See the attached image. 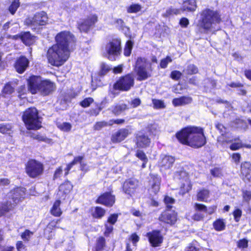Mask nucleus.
<instances>
[{"mask_svg":"<svg viewBox=\"0 0 251 251\" xmlns=\"http://www.w3.org/2000/svg\"><path fill=\"white\" fill-rule=\"evenodd\" d=\"M176 137L182 144L194 148H200L206 143L205 137L201 128L189 126L176 134Z\"/></svg>","mask_w":251,"mask_h":251,"instance_id":"nucleus-1","label":"nucleus"},{"mask_svg":"<svg viewBox=\"0 0 251 251\" xmlns=\"http://www.w3.org/2000/svg\"><path fill=\"white\" fill-rule=\"evenodd\" d=\"M221 15L217 11L205 9L201 13V18L197 25L198 32L207 34L214 32L216 26L221 22Z\"/></svg>","mask_w":251,"mask_h":251,"instance_id":"nucleus-2","label":"nucleus"},{"mask_svg":"<svg viewBox=\"0 0 251 251\" xmlns=\"http://www.w3.org/2000/svg\"><path fill=\"white\" fill-rule=\"evenodd\" d=\"M28 89L32 94L39 93L45 96L51 93L55 85L49 80H43L40 76L33 75L28 80Z\"/></svg>","mask_w":251,"mask_h":251,"instance_id":"nucleus-3","label":"nucleus"},{"mask_svg":"<svg viewBox=\"0 0 251 251\" xmlns=\"http://www.w3.org/2000/svg\"><path fill=\"white\" fill-rule=\"evenodd\" d=\"M69 49L55 44L49 48L47 54L48 62L51 65H62L69 56Z\"/></svg>","mask_w":251,"mask_h":251,"instance_id":"nucleus-4","label":"nucleus"},{"mask_svg":"<svg viewBox=\"0 0 251 251\" xmlns=\"http://www.w3.org/2000/svg\"><path fill=\"white\" fill-rule=\"evenodd\" d=\"M22 119L28 129L37 130L41 127V118L35 107L27 109L24 112Z\"/></svg>","mask_w":251,"mask_h":251,"instance_id":"nucleus-5","label":"nucleus"},{"mask_svg":"<svg viewBox=\"0 0 251 251\" xmlns=\"http://www.w3.org/2000/svg\"><path fill=\"white\" fill-rule=\"evenodd\" d=\"M135 71L138 76L137 80H146L151 76V64L146 58L139 57L135 63Z\"/></svg>","mask_w":251,"mask_h":251,"instance_id":"nucleus-6","label":"nucleus"},{"mask_svg":"<svg viewBox=\"0 0 251 251\" xmlns=\"http://www.w3.org/2000/svg\"><path fill=\"white\" fill-rule=\"evenodd\" d=\"M121 50V40L114 39L106 44L103 53L109 60L115 61L120 55Z\"/></svg>","mask_w":251,"mask_h":251,"instance_id":"nucleus-7","label":"nucleus"},{"mask_svg":"<svg viewBox=\"0 0 251 251\" xmlns=\"http://www.w3.org/2000/svg\"><path fill=\"white\" fill-rule=\"evenodd\" d=\"M48 21V17L44 11L37 12L32 17L26 18L24 23L25 25L32 28H36L37 26L45 25Z\"/></svg>","mask_w":251,"mask_h":251,"instance_id":"nucleus-8","label":"nucleus"},{"mask_svg":"<svg viewBox=\"0 0 251 251\" xmlns=\"http://www.w3.org/2000/svg\"><path fill=\"white\" fill-rule=\"evenodd\" d=\"M25 189L23 187H16L11 190L6 195V201L8 204H13V209L16 205L24 198Z\"/></svg>","mask_w":251,"mask_h":251,"instance_id":"nucleus-9","label":"nucleus"},{"mask_svg":"<svg viewBox=\"0 0 251 251\" xmlns=\"http://www.w3.org/2000/svg\"><path fill=\"white\" fill-rule=\"evenodd\" d=\"M43 170V164L35 160H30L26 164V172L30 177L35 178L41 175Z\"/></svg>","mask_w":251,"mask_h":251,"instance_id":"nucleus-10","label":"nucleus"},{"mask_svg":"<svg viewBox=\"0 0 251 251\" xmlns=\"http://www.w3.org/2000/svg\"><path fill=\"white\" fill-rule=\"evenodd\" d=\"M134 79L131 75H127L121 77L114 85V88L116 90L123 91H127L133 86Z\"/></svg>","mask_w":251,"mask_h":251,"instance_id":"nucleus-11","label":"nucleus"},{"mask_svg":"<svg viewBox=\"0 0 251 251\" xmlns=\"http://www.w3.org/2000/svg\"><path fill=\"white\" fill-rule=\"evenodd\" d=\"M174 178L181 183V188L183 189V193L188 192L192 188V184L189 179L188 174L181 168L180 170L175 173Z\"/></svg>","mask_w":251,"mask_h":251,"instance_id":"nucleus-12","label":"nucleus"},{"mask_svg":"<svg viewBox=\"0 0 251 251\" xmlns=\"http://www.w3.org/2000/svg\"><path fill=\"white\" fill-rule=\"evenodd\" d=\"M55 40L56 45L69 49V44L74 41V37L69 31H64L57 34Z\"/></svg>","mask_w":251,"mask_h":251,"instance_id":"nucleus-13","label":"nucleus"},{"mask_svg":"<svg viewBox=\"0 0 251 251\" xmlns=\"http://www.w3.org/2000/svg\"><path fill=\"white\" fill-rule=\"evenodd\" d=\"M150 243L153 247L160 246L163 242V236L159 230H155L147 233Z\"/></svg>","mask_w":251,"mask_h":251,"instance_id":"nucleus-14","label":"nucleus"},{"mask_svg":"<svg viewBox=\"0 0 251 251\" xmlns=\"http://www.w3.org/2000/svg\"><path fill=\"white\" fill-rule=\"evenodd\" d=\"M175 161L174 157L171 155L162 154L160 156L158 165L162 170H168L173 166Z\"/></svg>","mask_w":251,"mask_h":251,"instance_id":"nucleus-15","label":"nucleus"},{"mask_svg":"<svg viewBox=\"0 0 251 251\" xmlns=\"http://www.w3.org/2000/svg\"><path fill=\"white\" fill-rule=\"evenodd\" d=\"M216 128L221 134V136L218 138V141L226 143H230L233 139H231V134L228 133V130L226 127L223 124L218 123L216 125Z\"/></svg>","mask_w":251,"mask_h":251,"instance_id":"nucleus-16","label":"nucleus"},{"mask_svg":"<svg viewBox=\"0 0 251 251\" xmlns=\"http://www.w3.org/2000/svg\"><path fill=\"white\" fill-rule=\"evenodd\" d=\"M97 21V16L96 15H91L83 22L78 24V28L81 32H87Z\"/></svg>","mask_w":251,"mask_h":251,"instance_id":"nucleus-17","label":"nucleus"},{"mask_svg":"<svg viewBox=\"0 0 251 251\" xmlns=\"http://www.w3.org/2000/svg\"><path fill=\"white\" fill-rule=\"evenodd\" d=\"M115 196L111 193L106 192L100 196L96 201V202L111 207L115 203Z\"/></svg>","mask_w":251,"mask_h":251,"instance_id":"nucleus-18","label":"nucleus"},{"mask_svg":"<svg viewBox=\"0 0 251 251\" xmlns=\"http://www.w3.org/2000/svg\"><path fill=\"white\" fill-rule=\"evenodd\" d=\"M159 220L169 224H174L176 221V214L170 209L163 212L159 217Z\"/></svg>","mask_w":251,"mask_h":251,"instance_id":"nucleus-19","label":"nucleus"},{"mask_svg":"<svg viewBox=\"0 0 251 251\" xmlns=\"http://www.w3.org/2000/svg\"><path fill=\"white\" fill-rule=\"evenodd\" d=\"M138 185V181L136 179H129L126 181L123 184V190L125 193L130 196L135 191Z\"/></svg>","mask_w":251,"mask_h":251,"instance_id":"nucleus-20","label":"nucleus"},{"mask_svg":"<svg viewBox=\"0 0 251 251\" xmlns=\"http://www.w3.org/2000/svg\"><path fill=\"white\" fill-rule=\"evenodd\" d=\"M129 134L128 129L121 128L113 134L111 139L113 143H119L124 140Z\"/></svg>","mask_w":251,"mask_h":251,"instance_id":"nucleus-21","label":"nucleus"},{"mask_svg":"<svg viewBox=\"0 0 251 251\" xmlns=\"http://www.w3.org/2000/svg\"><path fill=\"white\" fill-rule=\"evenodd\" d=\"M28 64V60L25 56H21L17 60L15 64V68L17 72L22 74L26 69Z\"/></svg>","mask_w":251,"mask_h":251,"instance_id":"nucleus-22","label":"nucleus"},{"mask_svg":"<svg viewBox=\"0 0 251 251\" xmlns=\"http://www.w3.org/2000/svg\"><path fill=\"white\" fill-rule=\"evenodd\" d=\"M151 139L147 135L142 132L138 133L136 135V145L139 148H145L149 146Z\"/></svg>","mask_w":251,"mask_h":251,"instance_id":"nucleus-23","label":"nucleus"},{"mask_svg":"<svg viewBox=\"0 0 251 251\" xmlns=\"http://www.w3.org/2000/svg\"><path fill=\"white\" fill-rule=\"evenodd\" d=\"M241 173L247 180H250L251 179V163L249 162L242 163Z\"/></svg>","mask_w":251,"mask_h":251,"instance_id":"nucleus-24","label":"nucleus"},{"mask_svg":"<svg viewBox=\"0 0 251 251\" xmlns=\"http://www.w3.org/2000/svg\"><path fill=\"white\" fill-rule=\"evenodd\" d=\"M161 178L158 175H152L150 181L152 191L156 194L160 189Z\"/></svg>","mask_w":251,"mask_h":251,"instance_id":"nucleus-25","label":"nucleus"},{"mask_svg":"<svg viewBox=\"0 0 251 251\" xmlns=\"http://www.w3.org/2000/svg\"><path fill=\"white\" fill-rule=\"evenodd\" d=\"M192 101V98L191 97L183 96L173 99L172 103L174 106H178L191 103Z\"/></svg>","mask_w":251,"mask_h":251,"instance_id":"nucleus-26","label":"nucleus"},{"mask_svg":"<svg viewBox=\"0 0 251 251\" xmlns=\"http://www.w3.org/2000/svg\"><path fill=\"white\" fill-rule=\"evenodd\" d=\"M126 109H127V105L124 103L116 104L110 108L111 112L116 116L120 115Z\"/></svg>","mask_w":251,"mask_h":251,"instance_id":"nucleus-27","label":"nucleus"},{"mask_svg":"<svg viewBox=\"0 0 251 251\" xmlns=\"http://www.w3.org/2000/svg\"><path fill=\"white\" fill-rule=\"evenodd\" d=\"M13 204H8L6 201L0 202V217L13 209Z\"/></svg>","mask_w":251,"mask_h":251,"instance_id":"nucleus-28","label":"nucleus"},{"mask_svg":"<svg viewBox=\"0 0 251 251\" xmlns=\"http://www.w3.org/2000/svg\"><path fill=\"white\" fill-rule=\"evenodd\" d=\"M197 7L196 0H188L184 2L182 8L184 11L193 12L194 11Z\"/></svg>","mask_w":251,"mask_h":251,"instance_id":"nucleus-29","label":"nucleus"},{"mask_svg":"<svg viewBox=\"0 0 251 251\" xmlns=\"http://www.w3.org/2000/svg\"><path fill=\"white\" fill-rule=\"evenodd\" d=\"M21 40L26 45L30 46L34 41V37L32 36L29 32L22 33Z\"/></svg>","mask_w":251,"mask_h":251,"instance_id":"nucleus-30","label":"nucleus"},{"mask_svg":"<svg viewBox=\"0 0 251 251\" xmlns=\"http://www.w3.org/2000/svg\"><path fill=\"white\" fill-rule=\"evenodd\" d=\"M61 201L57 200L54 203L52 207L50 210L51 214L56 217H59L62 214V211L60 208Z\"/></svg>","mask_w":251,"mask_h":251,"instance_id":"nucleus-31","label":"nucleus"},{"mask_svg":"<svg viewBox=\"0 0 251 251\" xmlns=\"http://www.w3.org/2000/svg\"><path fill=\"white\" fill-rule=\"evenodd\" d=\"M83 157L81 156H76L74 158L73 161L71 162L70 164H68L66 168L65 169V175H67L69 173V171L72 168V167L76 164L77 163H79L80 165L83 162Z\"/></svg>","mask_w":251,"mask_h":251,"instance_id":"nucleus-32","label":"nucleus"},{"mask_svg":"<svg viewBox=\"0 0 251 251\" xmlns=\"http://www.w3.org/2000/svg\"><path fill=\"white\" fill-rule=\"evenodd\" d=\"M230 137L231 139H233V141L231 143L234 141V143H232L229 147L230 150L232 151H235L242 148V143L240 141L239 138L238 137L233 138L231 135L230 136Z\"/></svg>","mask_w":251,"mask_h":251,"instance_id":"nucleus-33","label":"nucleus"},{"mask_svg":"<svg viewBox=\"0 0 251 251\" xmlns=\"http://www.w3.org/2000/svg\"><path fill=\"white\" fill-rule=\"evenodd\" d=\"M105 213V210L103 208L97 206L94 208L92 216L96 218H101L104 215Z\"/></svg>","mask_w":251,"mask_h":251,"instance_id":"nucleus-34","label":"nucleus"},{"mask_svg":"<svg viewBox=\"0 0 251 251\" xmlns=\"http://www.w3.org/2000/svg\"><path fill=\"white\" fill-rule=\"evenodd\" d=\"M209 192L206 189L201 190L197 194V199L198 201H204L209 197Z\"/></svg>","mask_w":251,"mask_h":251,"instance_id":"nucleus-35","label":"nucleus"},{"mask_svg":"<svg viewBox=\"0 0 251 251\" xmlns=\"http://www.w3.org/2000/svg\"><path fill=\"white\" fill-rule=\"evenodd\" d=\"M133 43L131 40H128L126 42L124 54L126 56H129L133 48Z\"/></svg>","mask_w":251,"mask_h":251,"instance_id":"nucleus-36","label":"nucleus"},{"mask_svg":"<svg viewBox=\"0 0 251 251\" xmlns=\"http://www.w3.org/2000/svg\"><path fill=\"white\" fill-rule=\"evenodd\" d=\"M183 72L188 75H193L198 73V69L194 64H189L184 70Z\"/></svg>","mask_w":251,"mask_h":251,"instance_id":"nucleus-37","label":"nucleus"},{"mask_svg":"<svg viewBox=\"0 0 251 251\" xmlns=\"http://www.w3.org/2000/svg\"><path fill=\"white\" fill-rule=\"evenodd\" d=\"M213 226L216 230L221 231L225 228L226 225L223 220L218 219L214 222Z\"/></svg>","mask_w":251,"mask_h":251,"instance_id":"nucleus-38","label":"nucleus"},{"mask_svg":"<svg viewBox=\"0 0 251 251\" xmlns=\"http://www.w3.org/2000/svg\"><path fill=\"white\" fill-rule=\"evenodd\" d=\"M73 185L70 181L65 182L59 186V190L63 191L64 193H67L72 190Z\"/></svg>","mask_w":251,"mask_h":251,"instance_id":"nucleus-39","label":"nucleus"},{"mask_svg":"<svg viewBox=\"0 0 251 251\" xmlns=\"http://www.w3.org/2000/svg\"><path fill=\"white\" fill-rule=\"evenodd\" d=\"M19 0H13V2L9 7V12L12 14H14L16 12L17 8L19 7Z\"/></svg>","mask_w":251,"mask_h":251,"instance_id":"nucleus-40","label":"nucleus"},{"mask_svg":"<svg viewBox=\"0 0 251 251\" xmlns=\"http://www.w3.org/2000/svg\"><path fill=\"white\" fill-rule=\"evenodd\" d=\"M152 101L154 108L162 109L165 107V105L162 100L152 99Z\"/></svg>","mask_w":251,"mask_h":251,"instance_id":"nucleus-41","label":"nucleus"},{"mask_svg":"<svg viewBox=\"0 0 251 251\" xmlns=\"http://www.w3.org/2000/svg\"><path fill=\"white\" fill-rule=\"evenodd\" d=\"M105 240L102 237H100L98 238L97 242L96 250L97 251H100L104 246H105Z\"/></svg>","mask_w":251,"mask_h":251,"instance_id":"nucleus-42","label":"nucleus"},{"mask_svg":"<svg viewBox=\"0 0 251 251\" xmlns=\"http://www.w3.org/2000/svg\"><path fill=\"white\" fill-rule=\"evenodd\" d=\"M11 129V126L9 124H0V132L3 134L8 133Z\"/></svg>","mask_w":251,"mask_h":251,"instance_id":"nucleus-43","label":"nucleus"},{"mask_svg":"<svg viewBox=\"0 0 251 251\" xmlns=\"http://www.w3.org/2000/svg\"><path fill=\"white\" fill-rule=\"evenodd\" d=\"M164 202L168 209H170L172 207V204L175 202V200L169 196H166L164 199Z\"/></svg>","mask_w":251,"mask_h":251,"instance_id":"nucleus-44","label":"nucleus"},{"mask_svg":"<svg viewBox=\"0 0 251 251\" xmlns=\"http://www.w3.org/2000/svg\"><path fill=\"white\" fill-rule=\"evenodd\" d=\"M210 173L214 177H219L222 176V170L220 168L215 167L210 170Z\"/></svg>","mask_w":251,"mask_h":251,"instance_id":"nucleus-45","label":"nucleus"},{"mask_svg":"<svg viewBox=\"0 0 251 251\" xmlns=\"http://www.w3.org/2000/svg\"><path fill=\"white\" fill-rule=\"evenodd\" d=\"M33 234V232L28 229H26L25 232L22 234L21 237L25 241H28Z\"/></svg>","mask_w":251,"mask_h":251,"instance_id":"nucleus-46","label":"nucleus"},{"mask_svg":"<svg viewBox=\"0 0 251 251\" xmlns=\"http://www.w3.org/2000/svg\"><path fill=\"white\" fill-rule=\"evenodd\" d=\"M141 9V6L138 4H133L131 5L127 9L128 13H136Z\"/></svg>","mask_w":251,"mask_h":251,"instance_id":"nucleus-47","label":"nucleus"},{"mask_svg":"<svg viewBox=\"0 0 251 251\" xmlns=\"http://www.w3.org/2000/svg\"><path fill=\"white\" fill-rule=\"evenodd\" d=\"M110 67L105 63H101L100 65V70L99 72L101 76L104 75L109 70Z\"/></svg>","mask_w":251,"mask_h":251,"instance_id":"nucleus-48","label":"nucleus"},{"mask_svg":"<svg viewBox=\"0 0 251 251\" xmlns=\"http://www.w3.org/2000/svg\"><path fill=\"white\" fill-rule=\"evenodd\" d=\"M109 125V123L104 122V121H101V122H99L96 123L95 126H94V129L95 130H100L102 127L106 126Z\"/></svg>","mask_w":251,"mask_h":251,"instance_id":"nucleus-49","label":"nucleus"},{"mask_svg":"<svg viewBox=\"0 0 251 251\" xmlns=\"http://www.w3.org/2000/svg\"><path fill=\"white\" fill-rule=\"evenodd\" d=\"M58 127L64 131H69L72 128V125L69 123H63L58 125Z\"/></svg>","mask_w":251,"mask_h":251,"instance_id":"nucleus-50","label":"nucleus"},{"mask_svg":"<svg viewBox=\"0 0 251 251\" xmlns=\"http://www.w3.org/2000/svg\"><path fill=\"white\" fill-rule=\"evenodd\" d=\"M14 87L10 84L8 83L4 86L3 89V93L5 94L10 95L14 92Z\"/></svg>","mask_w":251,"mask_h":251,"instance_id":"nucleus-51","label":"nucleus"},{"mask_svg":"<svg viewBox=\"0 0 251 251\" xmlns=\"http://www.w3.org/2000/svg\"><path fill=\"white\" fill-rule=\"evenodd\" d=\"M172 61L171 58L169 56H167L166 58L161 60L160 66L161 68H166L169 62H171Z\"/></svg>","mask_w":251,"mask_h":251,"instance_id":"nucleus-52","label":"nucleus"},{"mask_svg":"<svg viewBox=\"0 0 251 251\" xmlns=\"http://www.w3.org/2000/svg\"><path fill=\"white\" fill-rule=\"evenodd\" d=\"M136 156L143 161H148V160L146 155L142 151L138 150L136 153Z\"/></svg>","mask_w":251,"mask_h":251,"instance_id":"nucleus-53","label":"nucleus"},{"mask_svg":"<svg viewBox=\"0 0 251 251\" xmlns=\"http://www.w3.org/2000/svg\"><path fill=\"white\" fill-rule=\"evenodd\" d=\"M237 246L239 248H247L248 246V240L246 239L239 240L237 242Z\"/></svg>","mask_w":251,"mask_h":251,"instance_id":"nucleus-54","label":"nucleus"},{"mask_svg":"<svg viewBox=\"0 0 251 251\" xmlns=\"http://www.w3.org/2000/svg\"><path fill=\"white\" fill-rule=\"evenodd\" d=\"M93 102V99L91 98H88L85 99L83 100H82L80 104L83 107H88L91 103Z\"/></svg>","mask_w":251,"mask_h":251,"instance_id":"nucleus-55","label":"nucleus"},{"mask_svg":"<svg viewBox=\"0 0 251 251\" xmlns=\"http://www.w3.org/2000/svg\"><path fill=\"white\" fill-rule=\"evenodd\" d=\"M195 209L196 211H201L205 212L207 211V207L203 204L196 203L195 205Z\"/></svg>","mask_w":251,"mask_h":251,"instance_id":"nucleus-56","label":"nucleus"},{"mask_svg":"<svg viewBox=\"0 0 251 251\" xmlns=\"http://www.w3.org/2000/svg\"><path fill=\"white\" fill-rule=\"evenodd\" d=\"M182 75L181 73L178 71H174L171 73V77L172 79L177 80H178Z\"/></svg>","mask_w":251,"mask_h":251,"instance_id":"nucleus-57","label":"nucleus"},{"mask_svg":"<svg viewBox=\"0 0 251 251\" xmlns=\"http://www.w3.org/2000/svg\"><path fill=\"white\" fill-rule=\"evenodd\" d=\"M204 217V215L203 214L197 212L193 215L192 219L195 221H199L202 220Z\"/></svg>","mask_w":251,"mask_h":251,"instance_id":"nucleus-58","label":"nucleus"},{"mask_svg":"<svg viewBox=\"0 0 251 251\" xmlns=\"http://www.w3.org/2000/svg\"><path fill=\"white\" fill-rule=\"evenodd\" d=\"M241 158V155L239 153H234L232 155V159L236 164L240 162Z\"/></svg>","mask_w":251,"mask_h":251,"instance_id":"nucleus-59","label":"nucleus"},{"mask_svg":"<svg viewBox=\"0 0 251 251\" xmlns=\"http://www.w3.org/2000/svg\"><path fill=\"white\" fill-rule=\"evenodd\" d=\"M117 218H118L117 214H114L111 215L108 218V219L107 220V222L113 225L116 222V221L117 220Z\"/></svg>","mask_w":251,"mask_h":251,"instance_id":"nucleus-60","label":"nucleus"},{"mask_svg":"<svg viewBox=\"0 0 251 251\" xmlns=\"http://www.w3.org/2000/svg\"><path fill=\"white\" fill-rule=\"evenodd\" d=\"M243 196L246 201H250L251 199V192L247 190L243 191Z\"/></svg>","mask_w":251,"mask_h":251,"instance_id":"nucleus-61","label":"nucleus"},{"mask_svg":"<svg viewBox=\"0 0 251 251\" xmlns=\"http://www.w3.org/2000/svg\"><path fill=\"white\" fill-rule=\"evenodd\" d=\"M242 215V211L241 210L237 209H236L233 212V215L235 218V220L236 222H238L240 218L241 217Z\"/></svg>","mask_w":251,"mask_h":251,"instance_id":"nucleus-62","label":"nucleus"},{"mask_svg":"<svg viewBox=\"0 0 251 251\" xmlns=\"http://www.w3.org/2000/svg\"><path fill=\"white\" fill-rule=\"evenodd\" d=\"M105 226L106 227V230L104 232V235L106 236H109V234L112 231L113 226L110 225L108 226L107 224H105Z\"/></svg>","mask_w":251,"mask_h":251,"instance_id":"nucleus-63","label":"nucleus"},{"mask_svg":"<svg viewBox=\"0 0 251 251\" xmlns=\"http://www.w3.org/2000/svg\"><path fill=\"white\" fill-rule=\"evenodd\" d=\"M141 104V100L139 98H136L131 100V104L133 107H136Z\"/></svg>","mask_w":251,"mask_h":251,"instance_id":"nucleus-64","label":"nucleus"}]
</instances>
